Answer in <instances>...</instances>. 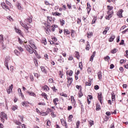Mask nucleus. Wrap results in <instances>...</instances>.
I'll return each instance as SVG.
<instances>
[{
    "label": "nucleus",
    "instance_id": "obj_1",
    "mask_svg": "<svg viewBox=\"0 0 128 128\" xmlns=\"http://www.w3.org/2000/svg\"><path fill=\"white\" fill-rule=\"evenodd\" d=\"M32 22V19L30 18L29 17L28 18L24 20V23H22V22H20V24L26 30V32H30V31H28V24H26L28 22L29 24H30V22Z\"/></svg>",
    "mask_w": 128,
    "mask_h": 128
},
{
    "label": "nucleus",
    "instance_id": "obj_2",
    "mask_svg": "<svg viewBox=\"0 0 128 128\" xmlns=\"http://www.w3.org/2000/svg\"><path fill=\"white\" fill-rule=\"evenodd\" d=\"M0 118H1L2 122H4V118H5V120H8V116L5 114L4 112H2L1 113V116L0 117Z\"/></svg>",
    "mask_w": 128,
    "mask_h": 128
},
{
    "label": "nucleus",
    "instance_id": "obj_3",
    "mask_svg": "<svg viewBox=\"0 0 128 128\" xmlns=\"http://www.w3.org/2000/svg\"><path fill=\"white\" fill-rule=\"evenodd\" d=\"M114 13V12H112V10H108V17H107V20H110V18H112V14Z\"/></svg>",
    "mask_w": 128,
    "mask_h": 128
},
{
    "label": "nucleus",
    "instance_id": "obj_4",
    "mask_svg": "<svg viewBox=\"0 0 128 128\" xmlns=\"http://www.w3.org/2000/svg\"><path fill=\"white\" fill-rule=\"evenodd\" d=\"M1 6L2 8H4V10H10L8 6H6V3L4 2H2L1 4Z\"/></svg>",
    "mask_w": 128,
    "mask_h": 128
},
{
    "label": "nucleus",
    "instance_id": "obj_5",
    "mask_svg": "<svg viewBox=\"0 0 128 128\" xmlns=\"http://www.w3.org/2000/svg\"><path fill=\"white\" fill-rule=\"evenodd\" d=\"M16 6L17 8L19 10H21L22 12L24 8H22V4L20 3V2L17 3Z\"/></svg>",
    "mask_w": 128,
    "mask_h": 128
},
{
    "label": "nucleus",
    "instance_id": "obj_6",
    "mask_svg": "<svg viewBox=\"0 0 128 128\" xmlns=\"http://www.w3.org/2000/svg\"><path fill=\"white\" fill-rule=\"evenodd\" d=\"M67 80H68V86H70V84H72V78H67Z\"/></svg>",
    "mask_w": 128,
    "mask_h": 128
},
{
    "label": "nucleus",
    "instance_id": "obj_7",
    "mask_svg": "<svg viewBox=\"0 0 128 128\" xmlns=\"http://www.w3.org/2000/svg\"><path fill=\"white\" fill-rule=\"evenodd\" d=\"M122 12H124V10H120L119 11L117 12V16H119V18H122Z\"/></svg>",
    "mask_w": 128,
    "mask_h": 128
},
{
    "label": "nucleus",
    "instance_id": "obj_8",
    "mask_svg": "<svg viewBox=\"0 0 128 128\" xmlns=\"http://www.w3.org/2000/svg\"><path fill=\"white\" fill-rule=\"evenodd\" d=\"M12 84L10 86L8 90H7L8 94H10L12 92Z\"/></svg>",
    "mask_w": 128,
    "mask_h": 128
},
{
    "label": "nucleus",
    "instance_id": "obj_9",
    "mask_svg": "<svg viewBox=\"0 0 128 128\" xmlns=\"http://www.w3.org/2000/svg\"><path fill=\"white\" fill-rule=\"evenodd\" d=\"M40 69L42 72H44V74H46L48 72V71H46V69L44 68V66H40Z\"/></svg>",
    "mask_w": 128,
    "mask_h": 128
},
{
    "label": "nucleus",
    "instance_id": "obj_10",
    "mask_svg": "<svg viewBox=\"0 0 128 128\" xmlns=\"http://www.w3.org/2000/svg\"><path fill=\"white\" fill-rule=\"evenodd\" d=\"M61 122L63 126H64L66 128H68V124H66V122L64 121V119H61Z\"/></svg>",
    "mask_w": 128,
    "mask_h": 128
},
{
    "label": "nucleus",
    "instance_id": "obj_11",
    "mask_svg": "<svg viewBox=\"0 0 128 128\" xmlns=\"http://www.w3.org/2000/svg\"><path fill=\"white\" fill-rule=\"evenodd\" d=\"M86 10H88V13L90 14V10H92V8H90V4L88 2L87 3Z\"/></svg>",
    "mask_w": 128,
    "mask_h": 128
},
{
    "label": "nucleus",
    "instance_id": "obj_12",
    "mask_svg": "<svg viewBox=\"0 0 128 128\" xmlns=\"http://www.w3.org/2000/svg\"><path fill=\"white\" fill-rule=\"evenodd\" d=\"M110 30V27H106L104 30L103 32V34H106V33Z\"/></svg>",
    "mask_w": 128,
    "mask_h": 128
},
{
    "label": "nucleus",
    "instance_id": "obj_13",
    "mask_svg": "<svg viewBox=\"0 0 128 128\" xmlns=\"http://www.w3.org/2000/svg\"><path fill=\"white\" fill-rule=\"evenodd\" d=\"M44 92H48L50 90V88L48 86L46 85L43 87Z\"/></svg>",
    "mask_w": 128,
    "mask_h": 128
},
{
    "label": "nucleus",
    "instance_id": "obj_14",
    "mask_svg": "<svg viewBox=\"0 0 128 128\" xmlns=\"http://www.w3.org/2000/svg\"><path fill=\"white\" fill-rule=\"evenodd\" d=\"M112 102H114L116 100V94L114 92L112 93Z\"/></svg>",
    "mask_w": 128,
    "mask_h": 128
},
{
    "label": "nucleus",
    "instance_id": "obj_15",
    "mask_svg": "<svg viewBox=\"0 0 128 128\" xmlns=\"http://www.w3.org/2000/svg\"><path fill=\"white\" fill-rule=\"evenodd\" d=\"M116 38V36L112 35L110 37V39H109V42H114V40Z\"/></svg>",
    "mask_w": 128,
    "mask_h": 128
},
{
    "label": "nucleus",
    "instance_id": "obj_16",
    "mask_svg": "<svg viewBox=\"0 0 128 128\" xmlns=\"http://www.w3.org/2000/svg\"><path fill=\"white\" fill-rule=\"evenodd\" d=\"M26 92L29 94V96H36V94H34V92H30L28 91H27Z\"/></svg>",
    "mask_w": 128,
    "mask_h": 128
},
{
    "label": "nucleus",
    "instance_id": "obj_17",
    "mask_svg": "<svg viewBox=\"0 0 128 128\" xmlns=\"http://www.w3.org/2000/svg\"><path fill=\"white\" fill-rule=\"evenodd\" d=\"M94 56H96V52H93V54L90 58V62L94 60Z\"/></svg>",
    "mask_w": 128,
    "mask_h": 128
},
{
    "label": "nucleus",
    "instance_id": "obj_18",
    "mask_svg": "<svg viewBox=\"0 0 128 128\" xmlns=\"http://www.w3.org/2000/svg\"><path fill=\"white\" fill-rule=\"evenodd\" d=\"M52 14L53 16H62V14L58 12H52Z\"/></svg>",
    "mask_w": 128,
    "mask_h": 128
},
{
    "label": "nucleus",
    "instance_id": "obj_19",
    "mask_svg": "<svg viewBox=\"0 0 128 128\" xmlns=\"http://www.w3.org/2000/svg\"><path fill=\"white\" fill-rule=\"evenodd\" d=\"M98 78L99 80H102V72H98Z\"/></svg>",
    "mask_w": 128,
    "mask_h": 128
},
{
    "label": "nucleus",
    "instance_id": "obj_20",
    "mask_svg": "<svg viewBox=\"0 0 128 128\" xmlns=\"http://www.w3.org/2000/svg\"><path fill=\"white\" fill-rule=\"evenodd\" d=\"M58 98H56L53 100V102L55 104V106H56L58 104Z\"/></svg>",
    "mask_w": 128,
    "mask_h": 128
},
{
    "label": "nucleus",
    "instance_id": "obj_21",
    "mask_svg": "<svg viewBox=\"0 0 128 128\" xmlns=\"http://www.w3.org/2000/svg\"><path fill=\"white\" fill-rule=\"evenodd\" d=\"M98 100L100 104H102V94H98Z\"/></svg>",
    "mask_w": 128,
    "mask_h": 128
},
{
    "label": "nucleus",
    "instance_id": "obj_22",
    "mask_svg": "<svg viewBox=\"0 0 128 128\" xmlns=\"http://www.w3.org/2000/svg\"><path fill=\"white\" fill-rule=\"evenodd\" d=\"M4 42V37H2V34H0V44Z\"/></svg>",
    "mask_w": 128,
    "mask_h": 128
},
{
    "label": "nucleus",
    "instance_id": "obj_23",
    "mask_svg": "<svg viewBox=\"0 0 128 128\" xmlns=\"http://www.w3.org/2000/svg\"><path fill=\"white\" fill-rule=\"evenodd\" d=\"M45 30H46V34H50V29L46 28H45Z\"/></svg>",
    "mask_w": 128,
    "mask_h": 128
},
{
    "label": "nucleus",
    "instance_id": "obj_24",
    "mask_svg": "<svg viewBox=\"0 0 128 128\" xmlns=\"http://www.w3.org/2000/svg\"><path fill=\"white\" fill-rule=\"evenodd\" d=\"M28 102H22V106H28Z\"/></svg>",
    "mask_w": 128,
    "mask_h": 128
},
{
    "label": "nucleus",
    "instance_id": "obj_25",
    "mask_svg": "<svg viewBox=\"0 0 128 128\" xmlns=\"http://www.w3.org/2000/svg\"><path fill=\"white\" fill-rule=\"evenodd\" d=\"M32 48V46H28V45H26L25 46V48L26 50H28H28H30V49Z\"/></svg>",
    "mask_w": 128,
    "mask_h": 128
},
{
    "label": "nucleus",
    "instance_id": "obj_26",
    "mask_svg": "<svg viewBox=\"0 0 128 128\" xmlns=\"http://www.w3.org/2000/svg\"><path fill=\"white\" fill-rule=\"evenodd\" d=\"M76 57L78 60L80 58V52H75Z\"/></svg>",
    "mask_w": 128,
    "mask_h": 128
},
{
    "label": "nucleus",
    "instance_id": "obj_27",
    "mask_svg": "<svg viewBox=\"0 0 128 128\" xmlns=\"http://www.w3.org/2000/svg\"><path fill=\"white\" fill-rule=\"evenodd\" d=\"M86 86H92V81L89 80L87 82H86Z\"/></svg>",
    "mask_w": 128,
    "mask_h": 128
},
{
    "label": "nucleus",
    "instance_id": "obj_28",
    "mask_svg": "<svg viewBox=\"0 0 128 128\" xmlns=\"http://www.w3.org/2000/svg\"><path fill=\"white\" fill-rule=\"evenodd\" d=\"M64 34H70V32L68 30H64Z\"/></svg>",
    "mask_w": 128,
    "mask_h": 128
},
{
    "label": "nucleus",
    "instance_id": "obj_29",
    "mask_svg": "<svg viewBox=\"0 0 128 128\" xmlns=\"http://www.w3.org/2000/svg\"><path fill=\"white\" fill-rule=\"evenodd\" d=\"M34 50V49L32 48L31 47V48H30V49L28 50V52H30V54H33Z\"/></svg>",
    "mask_w": 128,
    "mask_h": 128
},
{
    "label": "nucleus",
    "instance_id": "obj_30",
    "mask_svg": "<svg viewBox=\"0 0 128 128\" xmlns=\"http://www.w3.org/2000/svg\"><path fill=\"white\" fill-rule=\"evenodd\" d=\"M100 110V104H97L96 106V110Z\"/></svg>",
    "mask_w": 128,
    "mask_h": 128
},
{
    "label": "nucleus",
    "instance_id": "obj_31",
    "mask_svg": "<svg viewBox=\"0 0 128 128\" xmlns=\"http://www.w3.org/2000/svg\"><path fill=\"white\" fill-rule=\"evenodd\" d=\"M14 52L15 54H16V56H20V53L18 51V50H14Z\"/></svg>",
    "mask_w": 128,
    "mask_h": 128
},
{
    "label": "nucleus",
    "instance_id": "obj_32",
    "mask_svg": "<svg viewBox=\"0 0 128 128\" xmlns=\"http://www.w3.org/2000/svg\"><path fill=\"white\" fill-rule=\"evenodd\" d=\"M118 52V50L116 48H114L113 50L111 51L112 54H116Z\"/></svg>",
    "mask_w": 128,
    "mask_h": 128
},
{
    "label": "nucleus",
    "instance_id": "obj_33",
    "mask_svg": "<svg viewBox=\"0 0 128 128\" xmlns=\"http://www.w3.org/2000/svg\"><path fill=\"white\" fill-rule=\"evenodd\" d=\"M92 33H90V32H89L87 34V37L88 38H92Z\"/></svg>",
    "mask_w": 128,
    "mask_h": 128
},
{
    "label": "nucleus",
    "instance_id": "obj_34",
    "mask_svg": "<svg viewBox=\"0 0 128 128\" xmlns=\"http://www.w3.org/2000/svg\"><path fill=\"white\" fill-rule=\"evenodd\" d=\"M42 96L44 97V98H46V100L48 99V97H46V93H42Z\"/></svg>",
    "mask_w": 128,
    "mask_h": 128
},
{
    "label": "nucleus",
    "instance_id": "obj_35",
    "mask_svg": "<svg viewBox=\"0 0 128 128\" xmlns=\"http://www.w3.org/2000/svg\"><path fill=\"white\" fill-rule=\"evenodd\" d=\"M15 30L16 32H17L18 34H20V32H22V30H20L18 28H15Z\"/></svg>",
    "mask_w": 128,
    "mask_h": 128
},
{
    "label": "nucleus",
    "instance_id": "obj_36",
    "mask_svg": "<svg viewBox=\"0 0 128 128\" xmlns=\"http://www.w3.org/2000/svg\"><path fill=\"white\" fill-rule=\"evenodd\" d=\"M40 114L41 116H48V114H46V112H40Z\"/></svg>",
    "mask_w": 128,
    "mask_h": 128
},
{
    "label": "nucleus",
    "instance_id": "obj_37",
    "mask_svg": "<svg viewBox=\"0 0 128 128\" xmlns=\"http://www.w3.org/2000/svg\"><path fill=\"white\" fill-rule=\"evenodd\" d=\"M79 68L81 70H82V62H79Z\"/></svg>",
    "mask_w": 128,
    "mask_h": 128
},
{
    "label": "nucleus",
    "instance_id": "obj_38",
    "mask_svg": "<svg viewBox=\"0 0 128 128\" xmlns=\"http://www.w3.org/2000/svg\"><path fill=\"white\" fill-rule=\"evenodd\" d=\"M72 115H70L68 117V122H72Z\"/></svg>",
    "mask_w": 128,
    "mask_h": 128
},
{
    "label": "nucleus",
    "instance_id": "obj_39",
    "mask_svg": "<svg viewBox=\"0 0 128 128\" xmlns=\"http://www.w3.org/2000/svg\"><path fill=\"white\" fill-rule=\"evenodd\" d=\"M29 42H30V44L32 46V48H35V49L36 48V46L34 44H32V42H30V41Z\"/></svg>",
    "mask_w": 128,
    "mask_h": 128
},
{
    "label": "nucleus",
    "instance_id": "obj_40",
    "mask_svg": "<svg viewBox=\"0 0 128 128\" xmlns=\"http://www.w3.org/2000/svg\"><path fill=\"white\" fill-rule=\"evenodd\" d=\"M76 128H80V120H78L76 123Z\"/></svg>",
    "mask_w": 128,
    "mask_h": 128
},
{
    "label": "nucleus",
    "instance_id": "obj_41",
    "mask_svg": "<svg viewBox=\"0 0 128 128\" xmlns=\"http://www.w3.org/2000/svg\"><path fill=\"white\" fill-rule=\"evenodd\" d=\"M107 8H108V10H112V8H114V7L110 6H108Z\"/></svg>",
    "mask_w": 128,
    "mask_h": 128
},
{
    "label": "nucleus",
    "instance_id": "obj_42",
    "mask_svg": "<svg viewBox=\"0 0 128 128\" xmlns=\"http://www.w3.org/2000/svg\"><path fill=\"white\" fill-rule=\"evenodd\" d=\"M96 17H94V19L92 20V24H96Z\"/></svg>",
    "mask_w": 128,
    "mask_h": 128
},
{
    "label": "nucleus",
    "instance_id": "obj_43",
    "mask_svg": "<svg viewBox=\"0 0 128 128\" xmlns=\"http://www.w3.org/2000/svg\"><path fill=\"white\" fill-rule=\"evenodd\" d=\"M34 63L36 66H38V60H36V59L34 60Z\"/></svg>",
    "mask_w": 128,
    "mask_h": 128
},
{
    "label": "nucleus",
    "instance_id": "obj_44",
    "mask_svg": "<svg viewBox=\"0 0 128 128\" xmlns=\"http://www.w3.org/2000/svg\"><path fill=\"white\" fill-rule=\"evenodd\" d=\"M76 88L78 90H80V91H82V86H78V85H76Z\"/></svg>",
    "mask_w": 128,
    "mask_h": 128
},
{
    "label": "nucleus",
    "instance_id": "obj_45",
    "mask_svg": "<svg viewBox=\"0 0 128 128\" xmlns=\"http://www.w3.org/2000/svg\"><path fill=\"white\" fill-rule=\"evenodd\" d=\"M18 110V106H13L12 107V110Z\"/></svg>",
    "mask_w": 128,
    "mask_h": 128
},
{
    "label": "nucleus",
    "instance_id": "obj_46",
    "mask_svg": "<svg viewBox=\"0 0 128 128\" xmlns=\"http://www.w3.org/2000/svg\"><path fill=\"white\" fill-rule=\"evenodd\" d=\"M48 82H50V84H53L54 83V79L50 78L48 80Z\"/></svg>",
    "mask_w": 128,
    "mask_h": 128
},
{
    "label": "nucleus",
    "instance_id": "obj_47",
    "mask_svg": "<svg viewBox=\"0 0 128 128\" xmlns=\"http://www.w3.org/2000/svg\"><path fill=\"white\" fill-rule=\"evenodd\" d=\"M60 96H64V98H67L68 97V95H66V94H64V93H61L60 94Z\"/></svg>",
    "mask_w": 128,
    "mask_h": 128
},
{
    "label": "nucleus",
    "instance_id": "obj_48",
    "mask_svg": "<svg viewBox=\"0 0 128 128\" xmlns=\"http://www.w3.org/2000/svg\"><path fill=\"white\" fill-rule=\"evenodd\" d=\"M18 94H20V96H22V90H20V88H18Z\"/></svg>",
    "mask_w": 128,
    "mask_h": 128
},
{
    "label": "nucleus",
    "instance_id": "obj_49",
    "mask_svg": "<svg viewBox=\"0 0 128 128\" xmlns=\"http://www.w3.org/2000/svg\"><path fill=\"white\" fill-rule=\"evenodd\" d=\"M87 98L88 100H92V96H91V95H88V96H87Z\"/></svg>",
    "mask_w": 128,
    "mask_h": 128
},
{
    "label": "nucleus",
    "instance_id": "obj_50",
    "mask_svg": "<svg viewBox=\"0 0 128 128\" xmlns=\"http://www.w3.org/2000/svg\"><path fill=\"white\" fill-rule=\"evenodd\" d=\"M42 44H44V46H46V40H44L42 41Z\"/></svg>",
    "mask_w": 128,
    "mask_h": 128
},
{
    "label": "nucleus",
    "instance_id": "obj_51",
    "mask_svg": "<svg viewBox=\"0 0 128 128\" xmlns=\"http://www.w3.org/2000/svg\"><path fill=\"white\" fill-rule=\"evenodd\" d=\"M72 74H74V72L70 70L68 73V75L70 76H72Z\"/></svg>",
    "mask_w": 128,
    "mask_h": 128
},
{
    "label": "nucleus",
    "instance_id": "obj_52",
    "mask_svg": "<svg viewBox=\"0 0 128 128\" xmlns=\"http://www.w3.org/2000/svg\"><path fill=\"white\" fill-rule=\"evenodd\" d=\"M78 98H81L82 97V91H80L78 92Z\"/></svg>",
    "mask_w": 128,
    "mask_h": 128
},
{
    "label": "nucleus",
    "instance_id": "obj_53",
    "mask_svg": "<svg viewBox=\"0 0 128 128\" xmlns=\"http://www.w3.org/2000/svg\"><path fill=\"white\" fill-rule=\"evenodd\" d=\"M104 60L108 61L110 60V56H106L104 58Z\"/></svg>",
    "mask_w": 128,
    "mask_h": 128
},
{
    "label": "nucleus",
    "instance_id": "obj_54",
    "mask_svg": "<svg viewBox=\"0 0 128 128\" xmlns=\"http://www.w3.org/2000/svg\"><path fill=\"white\" fill-rule=\"evenodd\" d=\"M46 126H50V120H48V121H47Z\"/></svg>",
    "mask_w": 128,
    "mask_h": 128
},
{
    "label": "nucleus",
    "instance_id": "obj_55",
    "mask_svg": "<svg viewBox=\"0 0 128 128\" xmlns=\"http://www.w3.org/2000/svg\"><path fill=\"white\" fill-rule=\"evenodd\" d=\"M94 90H98L100 88V86H98V85H96L94 86Z\"/></svg>",
    "mask_w": 128,
    "mask_h": 128
},
{
    "label": "nucleus",
    "instance_id": "obj_56",
    "mask_svg": "<svg viewBox=\"0 0 128 128\" xmlns=\"http://www.w3.org/2000/svg\"><path fill=\"white\" fill-rule=\"evenodd\" d=\"M89 124L90 125V126H94V121L93 120H90L89 122Z\"/></svg>",
    "mask_w": 128,
    "mask_h": 128
},
{
    "label": "nucleus",
    "instance_id": "obj_57",
    "mask_svg": "<svg viewBox=\"0 0 128 128\" xmlns=\"http://www.w3.org/2000/svg\"><path fill=\"white\" fill-rule=\"evenodd\" d=\"M50 30H52V32H54L56 28H54V26H53V25L50 27Z\"/></svg>",
    "mask_w": 128,
    "mask_h": 128
},
{
    "label": "nucleus",
    "instance_id": "obj_58",
    "mask_svg": "<svg viewBox=\"0 0 128 128\" xmlns=\"http://www.w3.org/2000/svg\"><path fill=\"white\" fill-rule=\"evenodd\" d=\"M6 4H8V6H12V4H10V2L8 0H6Z\"/></svg>",
    "mask_w": 128,
    "mask_h": 128
},
{
    "label": "nucleus",
    "instance_id": "obj_59",
    "mask_svg": "<svg viewBox=\"0 0 128 128\" xmlns=\"http://www.w3.org/2000/svg\"><path fill=\"white\" fill-rule=\"evenodd\" d=\"M38 106H46V103L44 102H39L38 103Z\"/></svg>",
    "mask_w": 128,
    "mask_h": 128
},
{
    "label": "nucleus",
    "instance_id": "obj_60",
    "mask_svg": "<svg viewBox=\"0 0 128 128\" xmlns=\"http://www.w3.org/2000/svg\"><path fill=\"white\" fill-rule=\"evenodd\" d=\"M16 124H18V126H20L22 124V122H20V121H16Z\"/></svg>",
    "mask_w": 128,
    "mask_h": 128
},
{
    "label": "nucleus",
    "instance_id": "obj_61",
    "mask_svg": "<svg viewBox=\"0 0 128 128\" xmlns=\"http://www.w3.org/2000/svg\"><path fill=\"white\" fill-rule=\"evenodd\" d=\"M8 19L9 20H10V22H12V16H8Z\"/></svg>",
    "mask_w": 128,
    "mask_h": 128
},
{
    "label": "nucleus",
    "instance_id": "obj_62",
    "mask_svg": "<svg viewBox=\"0 0 128 128\" xmlns=\"http://www.w3.org/2000/svg\"><path fill=\"white\" fill-rule=\"evenodd\" d=\"M60 24H62V26H64V20H62L60 21Z\"/></svg>",
    "mask_w": 128,
    "mask_h": 128
},
{
    "label": "nucleus",
    "instance_id": "obj_63",
    "mask_svg": "<svg viewBox=\"0 0 128 128\" xmlns=\"http://www.w3.org/2000/svg\"><path fill=\"white\" fill-rule=\"evenodd\" d=\"M18 49L19 50H20V52H24V48H22V47H18Z\"/></svg>",
    "mask_w": 128,
    "mask_h": 128
},
{
    "label": "nucleus",
    "instance_id": "obj_64",
    "mask_svg": "<svg viewBox=\"0 0 128 128\" xmlns=\"http://www.w3.org/2000/svg\"><path fill=\"white\" fill-rule=\"evenodd\" d=\"M126 32H128V28L127 29L125 30L124 31H122V34H126Z\"/></svg>",
    "mask_w": 128,
    "mask_h": 128
}]
</instances>
